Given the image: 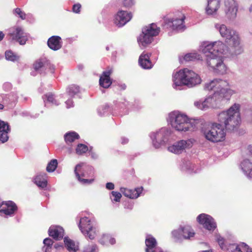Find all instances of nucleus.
Instances as JSON below:
<instances>
[{
  "label": "nucleus",
  "instance_id": "1",
  "mask_svg": "<svg viewBox=\"0 0 252 252\" xmlns=\"http://www.w3.org/2000/svg\"><path fill=\"white\" fill-rule=\"evenodd\" d=\"M215 28L230 48L220 40L212 42L204 41L200 45L199 51L205 55L210 69L215 73L223 75L227 70L223 58L241 54L243 52V47L240 35L236 31L224 24H217Z\"/></svg>",
  "mask_w": 252,
  "mask_h": 252
},
{
  "label": "nucleus",
  "instance_id": "2",
  "mask_svg": "<svg viewBox=\"0 0 252 252\" xmlns=\"http://www.w3.org/2000/svg\"><path fill=\"white\" fill-rule=\"evenodd\" d=\"M240 105L234 103L227 110L223 111L218 115L220 124L214 123L211 127L204 131L205 138L214 143L223 141L225 138V130L221 124L228 130H237L241 123Z\"/></svg>",
  "mask_w": 252,
  "mask_h": 252
},
{
  "label": "nucleus",
  "instance_id": "3",
  "mask_svg": "<svg viewBox=\"0 0 252 252\" xmlns=\"http://www.w3.org/2000/svg\"><path fill=\"white\" fill-rule=\"evenodd\" d=\"M204 89L214 90V93L206 97L203 101L199 100L194 101V106L201 110L217 107L223 99L228 100L235 94V91L230 88L228 81L221 79H215L205 83Z\"/></svg>",
  "mask_w": 252,
  "mask_h": 252
},
{
  "label": "nucleus",
  "instance_id": "4",
  "mask_svg": "<svg viewBox=\"0 0 252 252\" xmlns=\"http://www.w3.org/2000/svg\"><path fill=\"white\" fill-rule=\"evenodd\" d=\"M172 86L176 90H181L186 86L189 88L194 87L201 84L202 79L194 71L185 68L173 74Z\"/></svg>",
  "mask_w": 252,
  "mask_h": 252
},
{
  "label": "nucleus",
  "instance_id": "5",
  "mask_svg": "<svg viewBox=\"0 0 252 252\" xmlns=\"http://www.w3.org/2000/svg\"><path fill=\"white\" fill-rule=\"evenodd\" d=\"M168 123L171 126L179 131H192L196 128L195 122L187 115L179 111H173L168 114Z\"/></svg>",
  "mask_w": 252,
  "mask_h": 252
},
{
  "label": "nucleus",
  "instance_id": "6",
  "mask_svg": "<svg viewBox=\"0 0 252 252\" xmlns=\"http://www.w3.org/2000/svg\"><path fill=\"white\" fill-rule=\"evenodd\" d=\"M159 31V28L154 23L145 27L143 29L142 33L138 38L139 45L145 47L150 44L153 40V37L157 36Z\"/></svg>",
  "mask_w": 252,
  "mask_h": 252
},
{
  "label": "nucleus",
  "instance_id": "7",
  "mask_svg": "<svg viewBox=\"0 0 252 252\" xmlns=\"http://www.w3.org/2000/svg\"><path fill=\"white\" fill-rule=\"evenodd\" d=\"M74 173L78 180L82 184H90L94 181V178H87L94 176L93 168L91 166L85 165L83 163L78 164L75 166Z\"/></svg>",
  "mask_w": 252,
  "mask_h": 252
},
{
  "label": "nucleus",
  "instance_id": "8",
  "mask_svg": "<svg viewBox=\"0 0 252 252\" xmlns=\"http://www.w3.org/2000/svg\"><path fill=\"white\" fill-rule=\"evenodd\" d=\"M78 226L85 237L93 240L97 235L98 230L93 220L87 217L81 218Z\"/></svg>",
  "mask_w": 252,
  "mask_h": 252
},
{
  "label": "nucleus",
  "instance_id": "9",
  "mask_svg": "<svg viewBox=\"0 0 252 252\" xmlns=\"http://www.w3.org/2000/svg\"><path fill=\"white\" fill-rule=\"evenodd\" d=\"M171 130L165 127L152 132L150 136L154 147L158 149L161 146L164 145L168 142Z\"/></svg>",
  "mask_w": 252,
  "mask_h": 252
},
{
  "label": "nucleus",
  "instance_id": "10",
  "mask_svg": "<svg viewBox=\"0 0 252 252\" xmlns=\"http://www.w3.org/2000/svg\"><path fill=\"white\" fill-rule=\"evenodd\" d=\"M194 141V140L192 139L179 140L168 146V150L175 154H181L186 150L191 148Z\"/></svg>",
  "mask_w": 252,
  "mask_h": 252
},
{
  "label": "nucleus",
  "instance_id": "11",
  "mask_svg": "<svg viewBox=\"0 0 252 252\" xmlns=\"http://www.w3.org/2000/svg\"><path fill=\"white\" fill-rule=\"evenodd\" d=\"M9 35L13 40L17 41L21 45H24L28 38V35L24 32L22 27L16 26L10 28Z\"/></svg>",
  "mask_w": 252,
  "mask_h": 252
},
{
  "label": "nucleus",
  "instance_id": "12",
  "mask_svg": "<svg viewBox=\"0 0 252 252\" xmlns=\"http://www.w3.org/2000/svg\"><path fill=\"white\" fill-rule=\"evenodd\" d=\"M224 10L227 17L233 20L237 16L238 5L235 0H223Z\"/></svg>",
  "mask_w": 252,
  "mask_h": 252
},
{
  "label": "nucleus",
  "instance_id": "13",
  "mask_svg": "<svg viewBox=\"0 0 252 252\" xmlns=\"http://www.w3.org/2000/svg\"><path fill=\"white\" fill-rule=\"evenodd\" d=\"M172 236L177 239H190L194 237L195 233L192 228L189 225L180 227L172 232Z\"/></svg>",
  "mask_w": 252,
  "mask_h": 252
},
{
  "label": "nucleus",
  "instance_id": "14",
  "mask_svg": "<svg viewBox=\"0 0 252 252\" xmlns=\"http://www.w3.org/2000/svg\"><path fill=\"white\" fill-rule=\"evenodd\" d=\"M197 220L205 228L209 231L214 230L217 227L214 219L208 215L201 214L197 217Z\"/></svg>",
  "mask_w": 252,
  "mask_h": 252
},
{
  "label": "nucleus",
  "instance_id": "15",
  "mask_svg": "<svg viewBox=\"0 0 252 252\" xmlns=\"http://www.w3.org/2000/svg\"><path fill=\"white\" fill-rule=\"evenodd\" d=\"M132 17V15L131 12L119 10L115 17L114 23L118 27H122L128 22Z\"/></svg>",
  "mask_w": 252,
  "mask_h": 252
},
{
  "label": "nucleus",
  "instance_id": "16",
  "mask_svg": "<svg viewBox=\"0 0 252 252\" xmlns=\"http://www.w3.org/2000/svg\"><path fill=\"white\" fill-rule=\"evenodd\" d=\"M185 19V16L181 13L178 17L172 19H168L166 22L168 25L172 27L173 30L183 31L185 29V26L184 23Z\"/></svg>",
  "mask_w": 252,
  "mask_h": 252
},
{
  "label": "nucleus",
  "instance_id": "17",
  "mask_svg": "<svg viewBox=\"0 0 252 252\" xmlns=\"http://www.w3.org/2000/svg\"><path fill=\"white\" fill-rule=\"evenodd\" d=\"M33 67L35 71L40 74L45 73V71L49 69L53 73L55 69L53 65L51 64L48 61L45 59L37 60L33 64Z\"/></svg>",
  "mask_w": 252,
  "mask_h": 252
},
{
  "label": "nucleus",
  "instance_id": "18",
  "mask_svg": "<svg viewBox=\"0 0 252 252\" xmlns=\"http://www.w3.org/2000/svg\"><path fill=\"white\" fill-rule=\"evenodd\" d=\"M146 252H163L157 245L156 239L151 235H148L145 239Z\"/></svg>",
  "mask_w": 252,
  "mask_h": 252
},
{
  "label": "nucleus",
  "instance_id": "19",
  "mask_svg": "<svg viewBox=\"0 0 252 252\" xmlns=\"http://www.w3.org/2000/svg\"><path fill=\"white\" fill-rule=\"evenodd\" d=\"M220 0H210L208 1V5L205 8V12L208 15L214 16L220 7Z\"/></svg>",
  "mask_w": 252,
  "mask_h": 252
},
{
  "label": "nucleus",
  "instance_id": "20",
  "mask_svg": "<svg viewBox=\"0 0 252 252\" xmlns=\"http://www.w3.org/2000/svg\"><path fill=\"white\" fill-rule=\"evenodd\" d=\"M15 204L12 201H7L3 203L0 206V213L1 214L10 216L16 210Z\"/></svg>",
  "mask_w": 252,
  "mask_h": 252
},
{
  "label": "nucleus",
  "instance_id": "21",
  "mask_svg": "<svg viewBox=\"0 0 252 252\" xmlns=\"http://www.w3.org/2000/svg\"><path fill=\"white\" fill-rule=\"evenodd\" d=\"M120 190L125 196L131 199H136L140 196L143 190V188H137L134 189L121 188Z\"/></svg>",
  "mask_w": 252,
  "mask_h": 252
},
{
  "label": "nucleus",
  "instance_id": "22",
  "mask_svg": "<svg viewBox=\"0 0 252 252\" xmlns=\"http://www.w3.org/2000/svg\"><path fill=\"white\" fill-rule=\"evenodd\" d=\"M112 72L111 69L103 71L99 80V85L101 87L104 88H108L112 84V81L110 76Z\"/></svg>",
  "mask_w": 252,
  "mask_h": 252
},
{
  "label": "nucleus",
  "instance_id": "23",
  "mask_svg": "<svg viewBox=\"0 0 252 252\" xmlns=\"http://www.w3.org/2000/svg\"><path fill=\"white\" fill-rule=\"evenodd\" d=\"M50 236L56 240L63 238L64 235V230L60 226H51L48 230Z\"/></svg>",
  "mask_w": 252,
  "mask_h": 252
},
{
  "label": "nucleus",
  "instance_id": "24",
  "mask_svg": "<svg viewBox=\"0 0 252 252\" xmlns=\"http://www.w3.org/2000/svg\"><path fill=\"white\" fill-rule=\"evenodd\" d=\"M47 44L51 49L54 51L58 50L62 46V39L59 36H52L49 38Z\"/></svg>",
  "mask_w": 252,
  "mask_h": 252
},
{
  "label": "nucleus",
  "instance_id": "25",
  "mask_svg": "<svg viewBox=\"0 0 252 252\" xmlns=\"http://www.w3.org/2000/svg\"><path fill=\"white\" fill-rule=\"evenodd\" d=\"M10 131L9 126L7 123L0 121V142L3 143L8 139V132Z\"/></svg>",
  "mask_w": 252,
  "mask_h": 252
},
{
  "label": "nucleus",
  "instance_id": "26",
  "mask_svg": "<svg viewBox=\"0 0 252 252\" xmlns=\"http://www.w3.org/2000/svg\"><path fill=\"white\" fill-rule=\"evenodd\" d=\"M240 167L244 174L248 178H252V161L246 159L240 164Z\"/></svg>",
  "mask_w": 252,
  "mask_h": 252
},
{
  "label": "nucleus",
  "instance_id": "27",
  "mask_svg": "<svg viewBox=\"0 0 252 252\" xmlns=\"http://www.w3.org/2000/svg\"><path fill=\"white\" fill-rule=\"evenodd\" d=\"M47 174L43 172L38 173L34 178V183L39 188H44L47 186Z\"/></svg>",
  "mask_w": 252,
  "mask_h": 252
},
{
  "label": "nucleus",
  "instance_id": "28",
  "mask_svg": "<svg viewBox=\"0 0 252 252\" xmlns=\"http://www.w3.org/2000/svg\"><path fill=\"white\" fill-rule=\"evenodd\" d=\"M139 63L140 66L144 69H150L153 65L149 60V56L144 53H143L140 56Z\"/></svg>",
  "mask_w": 252,
  "mask_h": 252
},
{
  "label": "nucleus",
  "instance_id": "29",
  "mask_svg": "<svg viewBox=\"0 0 252 252\" xmlns=\"http://www.w3.org/2000/svg\"><path fill=\"white\" fill-rule=\"evenodd\" d=\"M65 247L69 252H76L79 250L78 243L65 237L64 239Z\"/></svg>",
  "mask_w": 252,
  "mask_h": 252
},
{
  "label": "nucleus",
  "instance_id": "30",
  "mask_svg": "<svg viewBox=\"0 0 252 252\" xmlns=\"http://www.w3.org/2000/svg\"><path fill=\"white\" fill-rule=\"evenodd\" d=\"M64 140L67 145H70L76 139L79 138V135L75 132L71 131L65 134L64 136Z\"/></svg>",
  "mask_w": 252,
  "mask_h": 252
},
{
  "label": "nucleus",
  "instance_id": "31",
  "mask_svg": "<svg viewBox=\"0 0 252 252\" xmlns=\"http://www.w3.org/2000/svg\"><path fill=\"white\" fill-rule=\"evenodd\" d=\"M43 99L46 106L47 105V103L55 106L58 105L59 104L58 101L55 98L54 95L51 93L45 95Z\"/></svg>",
  "mask_w": 252,
  "mask_h": 252
},
{
  "label": "nucleus",
  "instance_id": "32",
  "mask_svg": "<svg viewBox=\"0 0 252 252\" xmlns=\"http://www.w3.org/2000/svg\"><path fill=\"white\" fill-rule=\"evenodd\" d=\"M201 58V56L196 52L187 54L184 57V60L186 62L199 60Z\"/></svg>",
  "mask_w": 252,
  "mask_h": 252
},
{
  "label": "nucleus",
  "instance_id": "33",
  "mask_svg": "<svg viewBox=\"0 0 252 252\" xmlns=\"http://www.w3.org/2000/svg\"><path fill=\"white\" fill-rule=\"evenodd\" d=\"M79 92V87L77 86L72 85L67 89V93L71 97L77 94Z\"/></svg>",
  "mask_w": 252,
  "mask_h": 252
},
{
  "label": "nucleus",
  "instance_id": "34",
  "mask_svg": "<svg viewBox=\"0 0 252 252\" xmlns=\"http://www.w3.org/2000/svg\"><path fill=\"white\" fill-rule=\"evenodd\" d=\"M44 247L43 249L45 252H50L52 248L53 241V240L49 238H46L43 241Z\"/></svg>",
  "mask_w": 252,
  "mask_h": 252
},
{
  "label": "nucleus",
  "instance_id": "35",
  "mask_svg": "<svg viewBox=\"0 0 252 252\" xmlns=\"http://www.w3.org/2000/svg\"><path fill=\"white\" fill-rule=\"evenodd\" d=\"M5 58L7 60L14 62L17 61L19 57L11 51H7L5 53Z\"/></svg>",
  "mask_w": 252,
  "mask_h": 252
},
{
  "label": "nucleus",
  "instance_id": "36",
  "mask_svg": "<svg viewBox=\"0 0 252 252\" xmlns=\"http://www.w3.org/2000/svg\"><path fill=\"white\" fill-rule=\"evenodd\" d=\"M57 165V160L56 159H52L47 164L46 170L49 172H52L55 170Z\"/></svg>",
  "mask_w": 252,
  "mask_h": 252
},
{
  "label": "nucleus",
  "instance_id": "37",
  "mask_svg": "<svg viewBox=\"0 0 252 252\" xmlns=\"http://www.w3.org/2000/svg\"><path fill=\"white\" fill-rule=\"evenodd\" d=\"M227 252H244L239 246L233 244H230L227 246L226 249Z\"/></svg>",
  "mask_w": 252,
  "mask_h": 252
},
{
  "label": "nucleus",
  "instance_id": "38",
  "mask_svg": "<svg viewBox=\"0 0 252 252\" xmlns=\"http://www.w3.org/2000/svg\"><path fill=\"white\" fill-rule=\"evenodd\" d=\"M88 150V147L86 145L83 144H79L77 145L76 152L77 154L81 155L86 153Z\"/></svg>",
  "mask_w": 252,
  "mask_h": 252
},
{
  "label": "nucleus",
  "instance_id": "39",
  "mask_svg": "<svg viewBox=\"0 0 252 252\" xmlns=\"http://www.w3.org/2000/svg\"><path fill=\"white\" fill-rule=\"evenodd\" d=\"M121 197L122 194L119 192L112 191L111 192L110 198L112 202H119Z\"/></svg>",
  "mask_w": 252,
  "mask_h": 252
},
{
  "label": "nucleus",
  "instance_id": "40",
  "mask_svg": "<svg viewBox=\"0 0 252 252\" xmlns=\"http://www.w3.org/2000/svg\"><path fill=\"white\" fill-rule=\"evenodd\" d=\"M84 252H98V248L96 245H88L84 248Z\"/></svg>",
  "mask_w": 252,
  "mask_h": 252
},
{
  "label": "nucleus",
  "instance_id": "41",
  "mask_svg": "<svg viewBox=\"0 0 252 252\" xmlns=\"http://www.w3.org/2000/svg\"><path fill=\"white\" fill-rule=\"evenodd\" d=\"M13 13L15 15H18L22 20H25L26 18V13L24 11H22L20 8H17L15 9Z\"/></svg>",
  "mask_w": 252,
  "mask_h": 252
},
{
  "label": "nucleus",
  "instance_id": "42",
  "mask_svg": "<svg viewBox=\"0 0 252 252\" xmlns=\"http://www.w3.org/2000/svg\"><path fill=\"white\" fill-rule=\"evenodd\" d=\"M109 109V106L107 105H105L100 107L98 109L97 112H98V114L100 116H102L108 111Z\"/></svg>",
  "mask_w": 252,
  "mask_h": 252
},
{
  "label": "nucleus",
  "instance_id": "43",
  "mask_svg": "<svg viewBox=\"0 0 252 252\" xmlns=\"http://www.w3.org/2000/svg\"><path fill=\"white\" fill-rule=\"evenodd\" d=\"M217 241H218L220 248L222 250L226 251V249H227V247H226L224 244L223 238L221 237L220 236H217Z\"/></svg>",
  "mask_w": 252,
  "mask_h": 252
},
{
  "label": "nucleus",
  "instance_id": "44",
  "mask_svg": "<svg viewBox=\"0 0 252 252\" xmlns=\"http://www.w3.org/2000/svg\"><path fill=\"white\" fill-rule=\"evenodd\" d=\"M110 235L108 234H104L102 238L100 239L99 242L103 245H107L109 243Z\"/></svg>",
  "mask_w": 252,
  "mask_h": 252
},
{
  "label": "nucleus",
  "instance_id": "45",
  "mask_svg": "<svg viewBox=\"0 0 252 252\" xmlns=\"http://www.w3.org/2000/svg\"><path fill=\"white\" fill-rule=\"evenodd\" d=\"M123 4L125 7H131L134 4V0H124Z\"/></svg>",
  "mask_w": 252,
  "mask_h": 252
},
{
  "label": "nucleus",
  "instance_id": "46",
  "mask_svg": "<svg viewBox=\"0 0 252 252\" xmlns=\"http://www.w3.org/2000/svg\"><path fill=\"white\" fill-rule=\"evenodd\" d=\"M81 5L80 3H77L73 5L72 7V10L74 13H78L80 11V8Z\"/></svg>",
  "mask_w": 252,
  "mask_h": 252
},
{
  "label": "nucleus",
  "instance_id": "47",
  "mask_svg": "<svg viewBox=\"0 0 252 252\" xmlns=\"http://www.w3.org/2000/svg\"><path fill=\"white\" fill-rule=\"evenodd\" d=\"M243 247V251H246V252H252V249L249 248L248 246L245 243L242 244Z\"/></svg>",
  "mask_w": 252,
  "mask_h": 252
},
{
  "label": "nucleus",
  "instance_id": "48",
  "mask_svg": "<svg viewBox=\"0 0 252 252\" xmlns=\"http://www.w3.org/2000/svg\"><path fill=\"white\" fill-rule=\"evenodd\" d=\"M90 154L91 156V157L94 159H96L98 158V155L97 154H96L95 152H94L92 149L91 148L89 150Z\"/></svg>",
  "mask_w": 252,
  "mask_h": 252
},
{
  "label": "nucleus",
  "instance_id": "49",
  "mask_svg": "<svg viewBox=\"0 0 252 252\" xmlns=\"http://www.w3.org/2000/svg\"><path fill=\"white\" fill-rule=\"evenodd\" d=\"M65 104L67 108H69L73 106V101L71 99H70L65 101Z\"/></svg>",
  "mask_w": 252,
  "mask_h": 252
},
{
  "label": "nucleus",
  "instance_id": "50",
  "mask_svg": "<svg viewBox=\"0 0 252 252\" xmlns=\"http://www.w3.org/2000/svg\"><path fill=\"white\" fill-rule=\"evenodd\" d=\"M114 184L111 182L107 183L106 185V188L109 190H112L114 189Z\"/></svg>",
  "mask_w": 252,
  "mask_h": 252
},
{
  "label": "nucleus",
  "instance_id": "51",
  "mask_svg": "<svg viewBox=\"0 0 252 252\" xmlns=\"http://www.w3.org/2000/svg\"><path fill=\"white\" fill-rule=\"evenodd\" d=\"M128 142V139L125 137H122L121 138V143L122 144H126Z\"/></svg>",
  "mask_w": 252,
  "mask_h": 252
},
{
  "label": "nucleus",
  "instance_id": "52",
  "mask_svg": "<svg viewBox=\"0 0 252 252\" xmlns=\"http://www.w3.org/2000/svg\"><path fill=\"white\" fill-rule=\"evenodd\" d=\"M109 243H110L111 245H113L115 243V240L114 238L111 237L110 236Z\"/></svg>",
  "mask_w": 252,
  "mask_h": 252
},
{
  "label": "nucleus",
  "instance_id": "53",
  "mask_svg": "<svg viewBox=\"0 0 252 252\" xmlns=\"http://www.w3.org/2000/svg\"><path fill=\"white\" fill-rule=\"evenodd\" d=\"M248 150L252 155V145L248 146Z\"/></svg>",
  "mask_w": 252,
  "mask_h": 252
},
{
  "label": "nucleus",
  "instance_id": "54",
  "mask_svg": "<svg viewBox=\"0 0 252 252\" xmlns=\"http://www.w3.org/2000/svg\"><path fill=\"white\" fill-rule=\"evenodd\" d=\"M4 37V33L0 31V41H1L3 39Z\"/></svg>",
  "mask_w": 252,
  "mask_h": 252
},
{
  "label": "nucleus",
  "instance_id": "55",
  "mask_svg": "<svg viewBox=\"0 0 252 252\" xmlns=\"http://www.w3.org/2000/svg\"><path fill=\"white\" fill-rule=\"evenodd\" d=\"M12 96H13V98H10V100L11 101H15L17 100V95H15V96L12 95Z\"/></svg>",
  "mask_w": 252,
  "mask_h": 252
},
{
  "label": "nucleus",
  "instance_id": "56",
  "mask_svg": "<svg viewBox=\"0 0 252 252\" xmlns=\"http://www.w3.org/2000/svg\"><path fill=\"white\" fill-rule=\"evenodd\" d=\"M122 90H125L126 88V85L125 84H122L120 86Z\"/></svg>",
  "mask_w": 252,
  "mask_h": 252
},
{
  "label": "nucleus",
  "instance_id": "57",
  "mask_svg": "<svg viewBox=\"0 0 252 252\" xmlns=\"http://www.w3.org/2000/svg\"><path fill=\"white\" fill-rule=\"evenodd\" d=\"M249 11L250 12H252V4L251 5V6L249 8Z\"/></svg>",
  "mask_w": 252,
  "mask_h": 252
},
{
  "label": "nucleus",
  "instance_id": "58",
  "mask_svg": "<svg viewBox=\"0 0 252 252\" xmlns=\"http://www.w3.org/2000/svg\"><path fill=\"white\" fill-rule=\"evenodd\" d=\"M3 108V105L2 104L0 103V109H2Z\"/></svg>",
  "mask_w": 252,
  "mask_h": 252
},
{
  "label": "nucleus",
  "instance_id": "59",
  "mask_svg": "<svg viewBox=\"0 0 252 252\" xmlns=\"http://www.w3.org/2000/svg\"><path fill=\"white\" fill-rule=\"evenodd\" d=\"M202 252H212V251L208 250V251H203Z\"/></svg>",
  "mask_w": 252,
  "mask_h": 252
},
{
  "label": "nucleus",
  "instance_id": "60",
  "mask_svg": "<svg viewBox=\"0 0 252 252\" xmlns=\"http://www.w3.org/2000/svg\"><path fill=\"white\" fill-rule=\"evenodd\" d=\"M79 67L80 69H82L83 66L82 65H79Z\"/></svg>",
  "mask_w": 252,
  "mask_h": 252
},
{
  "label": "nucleus",
  "instance_id": "61",
  "mask_svg": "<svg viewBox=\"0 0 252 252\" xmlns=\"http://www.w3.org/2000/svg\"><path fill=\"white\" fill-rule=\"evenodd\" d=\"M106 49L107 50H109V47H106Z\"/></svg>",
  "mask_w": 252,
  "mask_h": 252
}]
</instances>
